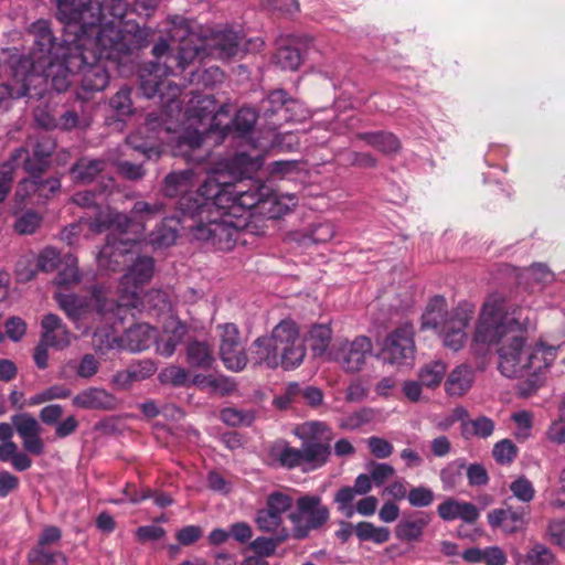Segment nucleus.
I'll return each instance as SVG.
<instances>
[{"label":"nucleus","instance_id":"nucleus-5","mask_svg":"<svg viewBox=\"0 0 565 565\" xmlns=\"http://www.w3.org/2000/svg\"><path fill=\"white\" fill-rule=\"evenodd\" d=\"M28 36L32 41V49L22 66L28 71L29 86L35 76H45L52 78L56 92H65L77 70L67 67L68 52L63 53L60 61L61 47L55 43L49 22L39 20L32 23Z\"/></svg>","mask_w":565,"mask_h":565},{"label":"nucleus","instance_id":"nucleus-59","mask_svg":"<svg viewBox=\"0 0 565 565\" xmlns=\"http://www.w3.org/2000/svg\"><path fill=\"white\" fill-rule=\"evenodd\" d=\"M256 120V111L253 108L243 107L237 111L233 120V126L237 132L245 135L254 128Z\"/></svg>","mask_w":565,"mask_h":565},{"label":"nucleus","instance_id":"nucleus-32","mask_svg":"<svg viewBox=\"0 0 565 565\" xmlns=\"http://www.w3.org/2000/svg\"><path fill=\"white\" fill-rule=\"evenodd\" d=\"M186 333V327L171 318L164 326L163 334L157 340V352L166 358L171 356L177 347L182 342Z\"/></svg>","mask_w":565,"mask_h":565},{"label":"nucleus","instance_id":"nucleus-41","mask_svg":"<svg viewBox=\"0 0 565 565\" xmlns=\"http://www.w3.org/2000/svg\"><path fill=\"white\" fill-rule=\"evenodd\" d=\"M494 422L487 416H479L475 419L469 417L463 422V434L466 439L471 437L488 438L494 431Z\"/></svg>","mask_w":565,"mask_h":565},{"label":"nucleus","instance_id":"nucleus-30","mask_svg":"<svg viewBox=\"0 0 565 565\" xmlns=\"http://www.w3.org/2000/svg\"><path fill=\"white\" fill-rule=\"evenodd\" d=\"M476 379L475 370L468 364L454 367L445 381V392L450 397H462L472 387Z\"/></svg>","mask_w":565,"mask_h":565},{"label":"nucleus","instance_id":"nucleus-55","mask_svg":"<svg viewBox=\"0 0 565 565\" xmlns=\"http://www.w3.org/2000/svg\"><path fill=\"white\" fill-rule=\"evenodd\" d=\"M492 455L498 463L509 465L515 459L518 448L510 439H502L493 446Z\"/></svg>","mask_w":565,"mask_h":565},{"label":"nucleus","instance_id":"nucleus-20","mask_svg":"<svg viewBox=\"0 0 565 565\" xmlns=\"http://www.w3.org/2000/svg\"><path fill=\"white\" fill-rule=\"evenodd\" d=\"M372 352V342L360 335L352 341H343L331 352L332 359L348 373L362 370L367 355Z\"/></svg>","mask_w":565,"mask_h":565},{"label":"nucleus","instance_id":"nucleus-49","mask_svg":"<svg viewBox=\"0 0 565 565\" xmlns=\"http://www.w3.org/2000/svg\"><path fill=\"white\" fill-rule=\"evenodd\" d=\"M29 565H67V558L62 552H49L34 547L28 554Z\"/></svg>","mask_w":565,"mask_h":565},{"label":"nucleus","instance_id":"nucleus-11","mask_svg":"<svg viewBox=\"0 0 565 565\" xmlns=\"http://www.w3.org/2000/svg\"><path fill=\"white\" fill-rule=\"evenodd\" d=\"M215 100L210 95H195L190 99L189 106L185 110L189 128L178 136L175 154L183 156L188 160H203L204 156L194 154L203 142V135L200 132L198 127H194V125L195 122L202 125L203 120L211 116L212 119H215Z\"/></svg>","mask_w":565,"mask_h":565},{"label":"nucleus","instance_id":"nucleus-54","mask_svg":"<svg viewBox=\"0 0 565 565\" xmlns=\"http://www.w3.org/2000/svg\"><path fill=\"white\" fill-rule=\"evenodd\" d=\"M224 79V73L217 66H212L203 71L191 74V82L201 84L204 87H212Z\"/></svg>","mask_w":565,"mask_h":565},{"label":"nucleus","instance_id":"nucleus-24","mask_svg":"<svg viewBox=\"0 0 565 565\" xmlns=\"http://www.w3.org/2000/svg\"><path fill=\"white\" fill-rule=\"evenodd\" d=\"M262 111L266 118H271L276 115L279 116V120L274 122L271 129H276L280 125V120L289 121L296 119L291 111L296 114L302 113L301 105L291 98H287V94L282 89L271 92L267 98L262 102Z\"/></svg>","mask_w":565,"mask_h":565},{"label":"nucleus","instance_id":"nucleus-28","mask_svg":"<svg viewBox=\"0 0 565 565\" xmlns=\"http://www.w3.org/2000/svg\"><path fill=\"white\" fill-rule=\"evenodd\" d=\"M72 404L74 407L82 409H104L110 411L116 408V397L100 387H88L76 394Z\"/></svg>","mask_w":565,"mask_h":565},{"label":"nucleus","instance_id":"nucleus-40","mask_svg":"<svg viewBox=\"0 0 565 565\" xmlns=\"http://www.w3.org/2000/svg\"><path fill=\"white\" fill-rule=\"evenodd\" d=\"M354 534L360 541H371L383 544L390 540L391 532L385 526H376L371 522L362 521L354 525Z\"/></svg>","mask_w":565,"mask_h":565},{"label":"nucleus","instance_id":"nucleus-53","mask_svg":"<svg viewBox=\"0 0 565 565\" xmlns=\"http://www.w3.org/2000/svg\"><path fill=\"white\" fill-rule=\"evenodd\" d=\"M255 522L260 531L273 533L274 535H276L280 529H286L281 526V516L267 509L258 511Z\"/></svg>","mask_w":565,"mask_h":565},{"label":"nucleus","instance_id":"nucleus-35","mask_svg":"<svg viewBox=\"0 0 565 565\" xmlns=\"http://www.w3.org/2000/svg\"><path fill=\"white\" fill-rule=\"evenodd\" d=\"M428 523L429 518L424 513H418L412 519L402 520L395 529L396 537L407 542L417 541L422 537Z\"/></svg>","mask_w":565,"mask_h":565},{"label":"nucleus","instance_id":"nucleus-52","mask_svg":"<svg viewBox=\"0 0 565 565\" xmlns=\"http://www.w3.org/2000/svg\"><path fill=\"white\" fill-rule=\"evenodd\" d=\"M28 60V56L11 55L9 50H3L0 54V78L9 71L11 77L18 78L21 76L23 71V62Z\"/></svg>","mask_w":565,"mask_h":565},{"label":"nucleus","instance_id":"nucleus-21","mask_svg":"<svg viewBox=\"0 0 565 565\" xmlns=\"http://www.w3.org/2000/svg\"><path fill=\"white\" fill-rule=\"evenodd\" d=\"M220 331V355L224 365L234 372L242 371L247 364L238 329L233 323L217 327Z\"/></svg>","mask_w":565,"mask_h":565},{"label":"nucleus","instance_id":"nucleus-60","mask_svg":"<svg viewBox=\"0 0 565 565\" xmlns=\"http://www.w3.org/2000/svg\"><path fill=\"white\" fill-rule=\"evenodd\" d=\"M221 418L230 426L250 425L254 419L250 413L232 407L223 409Z\"/></svg>","mask_w":565,"mask_h":565},{"label":"nucleus","instance_id":"nucleus-2","mask_svg":"<svg viewBox=\"0 0 565 565\" xmlns=\"http://www.w3.org/2000/svg\"><path fill=\"white\" fill-rule=\"evenodd\" d=\"M535 315L502 292L488 295L480 308L472 334V348L486 352L499 344V370L510 379L535 376L547 370L557 356V348L544 343L526 344L521 334L533 326Z\"/></svg>","mask_w":565,"mask_h":565},{"label":"nucleus","instance_id":"nucleus-51","mask_svg":"<svg viewBox=\"0 0 565 565\" xmlns=\"http://www.w3.org/2000/svg\"><path fill=\"white\" fill-rule=\"evenodd\" d=\"M138 308L154 309L159 312H168L171 309V303L164 291L150 290L147 294H141V303Z\"/></svg>","mask_w":565,"mask_h":565},{"label":"nucleus","instance_id":"nucleus-22","mask_svg":"<svg viewBox=\"0 0 565 565\" xmlns=\"http://www.w3.org/2000/svg\"><path fill=\"white\" fill-rule=\"evenodd\" d=\"M54 148V141L47 136H42L33 147V157L29 156V150L25 147H20L12 153L10 160L3 164H11L12 172L15 167L22 164L25 172L30 174L41 173L45 169L46 160Z\"/></svg>","mask_w":565,"mask_h":565},{"label":"nucleus","instance_id":"nucleus-4","mask_svg":"<svg viewBox=\"0 0 565 565\" xmlns=\"http://www.w3.org/2000/svg\"><path fill=\"white\" fill-rule=\"evenodd\" d=\"M231 190L228 175L223 172H212L199 183L196 173L192 169L171 172L164 178V195L178 199V207L190 218L209 205L218 204L226 200Z\"/></svg>","mask_w":565,"mask_h":565},{"label":"nucleus","instance_id":"nucleus-29","mask_svg":"<svg viewBox=\"0 0 565 565\" xmlns=\"http://www.w3.org/2000/svg\"><path fill=\"white\" fill-rule=\"evenodd\" d=\"M438 515L446 522L461 520L467 524H473L479 519V510L470 502L449 498L437 507Z\"/></svg>","mask_w":565,"mask_h":565},{"label":"nucleus","instance_id":"nucleus-14","mask_svg":"<svg viewBox=\"0 0 565 565\" xmlns=\"http://www.w3.org/2000/svg\"><path fill=\"white\" fill-rule=\"evenodd\" d=\"M55 299L60 308L74 322L87 318L96 311L97 316L117 315V308L114 300L108 299V290L104 287H95L92 297L88 299L75 294L56 292Z\"/></svg>","mask_w":565,"mask_h":565},{"label":"nucleus","instance_id":"nucleus-36","mask_svg":"<svg viewBox=\"0 0 565 565\" xmlns=\"http://www.w3.org/2000/svg\"><path fill=\"white\" fill-rule=\"evenodd\" d=\"M356 138L385 154L395 153L401 148L399 140L392 132H362L356 135Z\"/></svg>","mask_w":565,"mask_h":565},{"label":"nucleus","instance_id":"nucleus-26","mask_svg":"<svg viewBox=\"0 0 565 565\" xmlns=\"http://www.w3.org/2000/svg\"><path fill=\"white\" fill-rule=\"evenodd\" d=\"M373 488V481L369 473H360L352 487H342L334 494V502L338 505V510L347 518H351L354 514L353 501L356 495H366Z\"/></svg>","mask_w":565,"mask_h":565},{"label":"nucleus","instance_id":"nucleus-15","mask_svg":"<svg viewBox=\"0 0 565 565\" xmlns=\"http://www.w3.org/2000/svg\"><path fill=\"white\" fill-rule=\"evenodd\" d=\"M329 518V509L319 495H301L296 501V510L288 514L292 525L289 531L290 536L305 540L312 531L321 529Z\"/></svg>","mask_w":565,"mask_h":565},{"label":"nucleus","instance_id":"nucleus-7","mask_svg":"<svg viewBox=\"0 0 565 565\" xmlns=\"http://www.w3.org/2000/svg\"><path fill=\"white\" fill-rule=\"evenodd\" d=\"M306 355L305 345L299 337L295 321L281 320L271 331L270 337L255 340L252 349V361L260 366L285 370L298 366Z\"/></svg>","mask_w":565,"mask_h":565},{"label":"nucleus","instance_id":"nucleus-34","mask_svg":"<svg viewBox=\"0 0 565 565\" xmlns=\"http://www.w3.org/2000/svg\"><path fill=\"white\" fill-rule=\"evenodd\" d=\"M178 223L173 217L163 218L156 230L149 234L148 243L157 248L172 245L177 239Z\"/></svg>","mask_w":565,"mask_h":565},{"label":"nucleus","instance_id":"nucleus-19","mask_svg":"<svg viewBox=\"0 0 565 565\" xmlns=\"http://www.w3.org/2000/svg\"><path fill=\"white\" fill-rule=\"evenodd\" d=\"M414 328L403 323L384 339L379 358L387 364H403L415 354Z\"/></svg>","mask_w":565,"mask_h":565},{"label":"nucleus","instance_id":"nucleus-45","mask_svg":"<svg viewBox=\"0 0 565 565\" xmlns=\"http://www.w3.org/2000/svg\"><path fill=\"white\" fill-rule=\"evenodd\" d=\"M28 93V71L23 68L20 77H12L10 83L0 84V105L9 98H20Z\"/></svg>","mask_w":565,"mask_h":565},{"label":"nucleus","instance_id":"nucleus-47","mask_svg":"<svg viewBox=\"0 0 565 565\" xmlns=\"http://www.w3.org/2000/svg\"><path fill=\"white\" fill-rule=\"evenodd\" d=\"M109 107L118 118L128 117L134 114V105L131 100V89L122 86L109 99Z\"/></svg>","mask_w":565,"mask_h":565},{"label":"nucleus","instance_id":"nucleus-23","mask_svg":"<svg viewBox=\"0 0 565 565\" xmlns=\"http://www.w3.org/2000/svg\"><path fill=\"white\" fill-rule=\"evenodd\" d=\"M199 47L200 54L209 49V54L225 61L237 56L243 51V36L232 29L218 28L212 31L204 45Z\"/></svg>","mask_w":565,"mask_h":565},{"label":"nucleus","instance_id":"nucleus-16","mask_svg":"<svg viewBox=\"0 0 565 565\" xmlns=\"http://www.w3.org/2000/svg\"><path fill=\"white\" fill-rule=\"evenodd\" d=\"M157 337L156 330L148 323H138L126 330L122 337L111 332H94L93 345L96 352L104 354L107 350L124 349L140 352L148 349Z\"/></svg>","mask_w":565,"mask_h":565},{"label":"nucleus","instance_id":"nucleus-62","mask_svg":"<svg viewBox=\"0 0 565 565\" xmlns=\"http://www.w3.org/2000/svg\"><path fill=\"white\" fill-rule=\"evenodd\" d=\"M292 503L294 501L288 494L274 492L268 495L266 509L281 516L291 508Z\"/></svg>","mask_w":565,"mask_h":565},{"label":"nucleus","instance_id":"nucleus-8","mask_svg":"<svg viewBox=\"0 0 565 565\" xmlns=\"http://www.w3.org/2000/svg\"><path fill=\"white\" fill-rule=\"evenodd\" d=\"M163 210L164 205L160 202L137 201L129 217L134 223L141 224L142 231L138 232L136 226H130L127 233L115 230L117 235L109 234L106 244L96 257L98 268L104 271H117L124 265H127L132 259L135 248L145 232V222L161 214Z\"/></svg>","mask_w":565,"mask_h":565},{"label":"nucleus","instance_id":"nucleus-63","mask_svg":"<svg viewBox=\"0 0 565 565\" xmlns=\"http://www.w3.org/2000/svg\"><path fill=\"white\" fill-rule=\"evenodd\" d=\"M407 499L412 507L425 508L433 503L434 492L429 488L417 487L408 492Z\"/></svg>","mask_w":565,"mask_h":565},{"label":"nucleus","instance_id":"nucleus-39","mask_svg":"<svg viewBox=\"0 0 565 565\" xmlns=\"http://www.w3.org/2000/svg\"><path fill=\"white\" fill-rule=\"evenodd\" d=\"M290 537L288 529H280L273 537L259 536L250 543V548L256 553V556L262 558L275 554L279 544Z\"/></svg>","mask_w":565,"mask_h":565},{"label":"nucleus","instance_id":"nucleus-3","mask_svg":"<svg viewBox=\"0 0 565 565\" xmlns=\"http://www.w3.org/2000/svg\"><path fill=\"white\" fill-rule=\"evenodd\" d=\"M171 23V39L173 42H179L175 47L177 53L170 52V44L166 40L159 41L152 49L157 61L142 70L140 74L142 94L147 98L159 96L168 117H173L174 111L181 113L180 87L167 79L172 70L169 63L175 62L177 66L184 70L200 55V47L194 44L198 35L190 30L186 21L182 17H174Z\"/></svg>","mask_w":565,"mask_h":565},{"label":"nucleus","instance_id":"nucleus-44","mask_svg":"<svg viewBox=\"0 0 565 565\" xmlns=\"http://www.w3.org/2000/svg\"><path fill=\"white\" fill-rule=\"evenodd\" d=\"M64 268L57 274L55 282L60 287H72L81 281V273L77 267V258L67 254L63 258Z\"/></svg>","mask_w":565,"mask_h":565},{"label":"nucleus","instance_id":"nucleus-64","mask_svg":"<svg viewBox=\"0 0 565 565\" xmlns=\"http://www.w3.org/2000/svg\"><path fill=\"white\" fill-rule=\"evenodd\" d=\"M546 536L556 545L565 544V520L553 519L547 523Z\"/></svg>","mask_w":565,"mask_h":565},{"label":"nucleus","instance_id":"nucleus-57","mask_svg":"<svg viewBox=\"0 0 565 565\" xmlns=\"http://www.w3.org/2000/svg\"><path fill=\"white\" fill-rule=\"evenodd\" d=\"M42 216L33 211H28L19 216L14 223V230L21 235L33 234L41 225Z\"/></svg>","mask_w":565,"mask_h":565},{"label":"nucleus","instance_id":"nucleus-50","mask_svg":"<svg viewBox=\"0 0 565 565\" xmlns=\"http://www.w3.org/2000/svg\"><path fill=\"white\" fill-rule=\"evenodd\" d=\"M469 417L468 409L463 406H456L449 414L434 416L433 423L438 430L447 431L457 422L461 424V434H463V422Z\"/></svg>","mask_w":565,"mask_h":565},{"label":"nucleus","instance_id":"nucleus-10","mask_svg":"<svg viewBox=\"0 0 565 565\" xmlns=\"http://www.w3.org/2000/svg\"><path fill=\"white\" fill-rule=\"evenodd\" d=\"M230 195H236V211H245L247 217L252 215V210L266 218H278L285 215L297 200L294 194L277 195L275 191L260 181H238L231 182Z\"/></svg>","mask_w":565,"mask_h":565},{"label":"nucleus","instance_id":"nucleus-12","mask_svg":"<svg viewBox=\"0 0 565 565\" xmlns=\"http://www.w3.org/2000/svg\"><path fill=\"white\" fill-rule=\"evenodd\" d=\"M72 201L76 205L90 211L81 217V224L87 225L89 231L94 233H103L109 228L127 233L130 226H136L138 232L142 231V225L134 223L129 215L109 207L103 209L92 191L77 192L72 196Z\"/></svg>","mask_w":565,"mask_h":565},{"label":"nucleus","instance_id":"nucleus-13","mask_svg":"<svg viewBox=\"0 0 565 565\" xmlns=\"http://www.w3.org/2000/svg\"><path fill=\"white\" fill-rule=\"evenodd\" d=\"M129 262L119 281V299L115 301L117 315L121 308L139 307L143 286L150 282L154 273V260L150 256L134 255Z\"/></svg>","mask_w":565,"mask_h":565},{"label":"nucleus","instance_id":"nucleus-1","mask_svg":"<svg viewBox=\"0 0 565 565\" xmlns=\"http://www.w3.org/2000/svg\"><path fill=\"white\" fill-rule=\"evenodd\" d=\"M56 18L64 24L67 67L81 76L79 98L104 90L109 74L103 60L121 64L145 45L146 33L137 23L124 22L126 0H55Z\"/></svg>","mask_w":565,"mask_h":565},{"label":"nucleus","instance_id":"nucleus-48","mask_svg":"<svg viewBox=\"0 0 565 565\" xmlns=\"http://www.w3.org/2000/svg\"><path fill=\"white\" fill-rule=\"evenodd\" d=\"M332 331L328 324H316L309 332V343L311 350L316 355L326 353L330 341Z\"/></svg>","mask_w":565,"mask_h":565},{"label":"nucleus","instance_id":"nucleus-6","mask_svg":"<svg viewBox=\"0 0 565 565\" xmlns=\"http://www.w3.org/2000/svg\"><path fill=\"white\" fill-rule=\"evenodd\" d=\"M218 203L201 210L186 227L195 239L220 250H230L235 245L239 232L247 226L248 217L245 211L234 209L238 203L236 195L226 194V200Z\"/></svg>","mask_w":565,"mask_h":565},{"label":"nucleus","instance_id":"nucleus-38","mask_svg":"<svg viewBox=\"0 0 565 565\" xmlns=\"http://www.w3.org/2000/svg\"><path fill=\"white\" fill-rule=\"evenodd\" d=\"M215 359L211 345L201 341L190 342L186 347V362L192 367L210 369Z\"/></svg>","mask_w":565,"mask_h":565},{"label":"nucleus","instance_id":"nucleus-42","mask_svg":"<svg viewBox=\"0 0 565 565\" xmlns=\"http://www.w3.org/2000/svg\"><path fill=\"white\" fill-rule=\"evenodd\" d=\"M447 366L443 361H433L420 367L418 377L427 388H436L445 377Z\"/></svg>","mask_w":565,"mask_h":565},{"label":"nucleus","instance_id":"nucleus-37","mask_svg":"<svg viewBox=\"0 0 565 565\" xmlns=\"http://www.w3.org/2000/svg\"><path fill=\"white\" fill-rule=\"evenodd\" d=\"M106 162L100 159H79L71 169L73 180L78 183H89L105 169Z\"/></svg>","mask_w":565,"mask_h":565},{"label":"nucleus","instance_id":"nucleus-33","mask_svg":"<svg viewBox=\"0 0 565 565\" xmlns=\"http://www.w3.org/2000/svg\"><path fill=\"white\" fill-rule=\"evenodd\" d=\"M276 63L282 70L295 71L301 63L302 55L298 46V39L290 36L280 44L275 55Z\"/></svg>","mask_w":565,"mask_h":565},{"label":"nucleus","instance_id":"nucleus-18","mask_svg":"<svg viewBox=\"0 0 565 565\" xmlns=\"http://www.w3.org/2000/svg\"><path fill=\"white\" fill-rule=\"evenodd\" d=\"M12 425L0 423V439L9 441L13 429L22 439L26 452L40 456L44 452V441L41 438L42 427L36 418L29 413H19L11 417Z\"/></svg>","mask_w":565,"mask_h":565},{"label":"nucleus","instance_id":"nucleus-31","mask_svg":"<svg viewBox=\"0 0 565 565\" xmlns=\"http://www.w3.org/2000/svg\"><path fill=\"white\" fill-rule=\"evenodd\" d=\"M298 448L291 447L285 440H277L271 444L266 452V462L275 468L294 469L299 467Z\"/></svg>","mask_w":565,"mask_h":565},{"label":"nucleus","instance_id":"nucleus-9","mask_svg":"<svg viewBox=\"0 0 565 565\" xmlns=\"http://www.w3.org/2000/svg\"><path fill=\"white\" fill-rule=\"evenodd\" d=\"M475 311V305L467 301L448 311L446 299L436 296L428 302L423 313L422 328L434 330L446 348L459 351L467 341L466 329Z\"/></svg>","mask_w":565,"mask_h":565},{"label":"nucleus","instance_id":"nucleus-27","mask_svg":"<svg viewBox=\"0 0 565 565\" xmlns=\"http://www.w3.org/2000/svg\"><path fill=\"white\" fill-rule=\"evenodd\" d=\"M41 326L43 329L41 340L44 344L56 350H63L71 345L73 335L58 316L53 313L44 316Z\"/></svg>","mask_w":565,"mask_h":565},{"label":"nucleus","instance_id":"nucleus-58","mask_svg":"<svg viewBox=\"0 0 565 565\" xmlns=\"http://www.w3.org/2000/svg\"><path fill=\"white\" fill-rule=\"evenodd\" d=\"M190 382L199 388H210L213 392L226 393V380L223 376L196 374Z\"/></svg>","mask_w":565,"mask_h":565},{"label":"nucleus","instance_id":"nucleus-56","mask_svg":"<svg viewBox=\"0 0 565 565\" xmlns=\"http://www.w3.org/2000/svg\"><path fill=\"white\" fill-rule=\"evenodd\" d=\"M38 174H31V178L24 179L18 184L14 195L17 203L24 204L29 199H32L35 203L38 199Z\"/></svg>","mask_w":565,"mask_h":565},{"label":"nucleus","instance_id":"nucleus-46","mask_svg":"<svg viewBox=\"0 0 565 565\" xmlns=\"http://www.w3.org/2000/svg\"><path fill=\"white\" fill-rule=\"evenodd\" d=\"M520 565H556V557L546 545L535 543L527 551Z\"/></svg>","mask_w":565,"mask_h":565},{"label":"nucleus","instance_id":"nucleus-17","mask_svg":"<svg viewBox=\"0 0 565 565\" xmlns=\"http://www.w3.org/2000/svg\"><path fill=\"white\" fill-rule=\"evenodd\" d=\"M328 427L321 422L305 423L298 429V436L303 439L299 451V467L305 471L315 470L322 467L329 459L330 447L320 440L327 437Z\"/></svg>","mask_w":565,"mask_h":565},{"label":"nucleus","instance_id":"nucleus-43","mask_svg":"<svg viewBox=\"0 0 565 565\" xmlns=\"http://www.w3.org/2000/svg\"><path fill=\"white\" fill-rule=\"evenodd\" d=\"M509 491L512 498L522 504H530L534 498L536 490L533 482L524 475L516 476L509 484Z\"/></svg>","mask_w":565,"mask_h":565},{"label":"nucleus","instance_id":"nucleus-25","mask_svg":"<svg viewBox=\"0 0 565 565\" xmlns=\"http://www.w3.org/2000/svg\"><path fill=\"white\" fill-rule=\"evenodd\" d=\"M487 518L491 527L501 529L507 534L521 532L527 524V511L523 507L513 509L507 505L494 509L488 513Z\"/></svg>","mask_w":565,"mask_h":565},{"label":"nucleus","instance_id":"nucleus-61","mask_svg":"<svg viewBox=\"0 0 565 565\" xmlns=\"http://www.w3.org/2000/svg\"><path fill=\"white\" fill-rule=\"evenodd\" d=\"M367 468L373 483L377 487L382 486L395 473V469L388 463L371 462Z\"/></svg>","mask_w":565,"mask_h":565}]
</instances>
